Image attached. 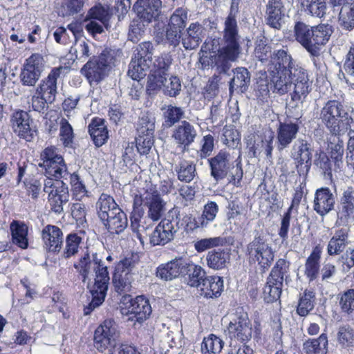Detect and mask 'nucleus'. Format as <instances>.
<instances>
[{
	"mask_svg": "<svg viewBox=\"0 0 354 354\" xmlns=\"http://www.w3.org/2000/svg\"><path fill=\"white\" fill-rule=\"evenodd\" d=\"M294 71L295 87L291 95L294 105L289 109L296 111L293 117L299 119L301 116V105L310 91V82L306 71L301 67H296L290 55L284 49L274 50L268 64V73L277 71Z\"/></svg>",
	"mask_w": 354,
	"mask_h": 354,
	"instance_id": "f257e3e1",
	"label": "nucleus"
},
{
	"mask_svg": "<svg viewBox=\"0 0 354 354\" xmlns=\"http://www.w3.org/2000/svg\"><path fill=\"white\" fill-rule=\"evenodd\" d=\"M74 268L82 276L84 282L86 279L90 280L89 274L92 271L95 272L94 283L91 286L88 285L93 299L88 310L99 307L104 301L110 279L107 267L104 266L102 257L95 253L93 254V259L91 261L88 254H86L74 264Z\"/></svg>",
	"mask_w": 354,
	"mask_h": 354,
	"instance_id": "f03ea898",
	"label": "nucleus"
},
{
	"mask_svg": "<svg viewBox=\"0 0 354 354\" xmlns=\"http://www.w3.org/2000/svg\"><path fill=\"white\" fill-rule=\"evenodd\" d=\"M320 118L330 133L339 136L347 129L348 113L344 105L337 100H328L322 107Z\"/></svg>",
	"mask_w": 354,
	"mask_h": 354,
	"instance_id": "7ed1b4c3",
	"label": "nucleus"
},
{
	"mask_svg": "<svg viewBox=\"0 0 354 354\" xmlns=\"http://www.w3.org/2000/svg\"><path fill=\"white\" fill-rule=\"evenodd\" d=\"M111 12L108 5L97 3L91 7L86 14L84 21L86 22L85 28L93 37L104 32V29L110 28Z\"/></svg>",
	"mask_w": 354,
	"mask_h": 354,
	"instance_id": "20e7f679",
	"label": "nucleus"
},
{
	"mask_svg": "<svg viewBox=\"0 0 354 354\" xmlns=\"http://www.w3.org/2000/svg\"><path fill=\"white\" fill-rule=\"evenodd\" d=\"M288 264L285 259H279L271 270L263 288L264 299L270 303L277 301L281 295L284 274L287 272Z\"/></svg>",
	"mask_w": 354,
	"mask_h": 354,
	"instance_id": "39448f33",
	"label": "nucleus"
},
{
	"mask_svg": "<svg viewBox=\"0 0 354 354\" xmlns=\"http://www.w3.org/2000/svg\"><path fill=\"white\" fill-rule=\"evenodd\" d=\"M120 331L113 319H105L95 330L94 346L100 352H103L116 346Z\"/></svg>",
	"mask_w": 354,
	"mask_h": 354,
	"instance_id": "423d86ee",
	"label": "nucleus"
},
{
	"mask_svg": "<svg viewBox=\"0 0 354 354\" xmlns=\"http://www.w3.org/2000/svg\"><path fill=\"white\" fill-rule=\"evenodd\" d=\"M41 160L42 162L39 165L45 169L47 175L54 178L57 183H59V180L66 171L64 157L59 153L56 148L48 147L41 153Z\"/></svg>",
	"mask_w": 354,
	"mask_h": 354,
	"instance_id": "0eeeda50",
	"label": "nucleus"
},
{
	"mask_svg": "<svg viewBox=\"0 0 354 354\" xmlns=\"http://www.w3.org/2000/svg\"><path fill=\"white\" fill-rule=\"evenodd\" d=\"M180 218L167 216L162 219L151 234L149 240L153 245H165L174 238L179 230Z\"/></svg>",
	"mask_w": 354,
	"mask_h": 354,
	"instance_id": "6e6552de",
	"label": "nucleus"
},
{
	"mask_svg": "<svg viewBox=\"0 0 354 354\" xmlns=\"http://www.w3.org/2000/svg\"><path fill=\"white\" fill-rule=\"evenodd\" d=\"M227 335L231 339L241 342L252 337V325L246 311H236L231 315L227 327Z\"/></svg>",
	"mask_w": 354,
	"mask_h": 354,
	"instance_id": "1a4fd4ad",
	"label": "nucleus"
},
{
	"mask_svg": "<svg viewBox=\"0 0 354 354\" xmlns=\"http://www.w3.org/2000/svg\"><path fill=\"white\" fill-rule=\"evenodd\" d=\"M223 39L224 45L221 48L223 51L226 50L230 58L238 59L241 53V47L239 43V35L236 19L232 12L225 20Z\"/></svg>",
	"mask_w": 354,
	"mask_h": 354,
	"instance_id": "9d476101",
	"label": "nucleus"
},
{
	"mask_svg": "<svg viewBox=\"0 0 354 354\" xmlns=\"http://www.w3.org/2000/svg\"><path fill=\"white\" fill-rule=\"evenodd\" d=\"M247 250L250 258L257 261L262 268H268L273 261L274 251L264 237H255L248 245Z\"/></svg>",
	"mask_w": 354,
	"mask_h": 354,
	"instance_id": "9b49d317",
	"label": "nucleus"
},
{
	"mask_svg": "<svg viewBox=\"0 0 354 354\" xmlns=\"http://www.w3.org/2000/svg\"><path fill=\"white\" fill-rule=\"evenodd\" d=\"M13 131L19 138L30 142L36 136V129L29 114L26 111H17L11 117Z\"/></svg>",
	"mask_w": 354,
	"mask_h": 354,
	"instance_id": "f8f14e48",
	"label": "nucleus"
},
{
	"mask_svg": "<svg viewBox=\"0 0 354 354\" xmlns=\"http://www.w3.org/2000/svg\"><path fill=\"white\" fill-rule=\"evenodd\" d=\"M43 68V57L39 54H32L26 59L20 75L23 84L34 86L39 79Z\"/></svg>",
	"mask_w": 354,
	"mask_h": 354,
	"instance_id": "ddd939ff",
	"label": "nucleus"
},
{
	"mask_svg": "<svg viewBox=\"0 0 354 354\" xmlns=\"http://www.w3.org/2000/svg\"><path fill=\"white\" fill-rule=\"evenodd\" d=\"M197 136L196 128L190 122L183 120L175 126L171 137L178 147L186 151L194 142Z\"/></svg>",
	"mask_w": 354,
	"mask_h": 354,
	"instance_id": "4468645a",
	"label": "nucleus"
},
{
	"mask_svg": "<svg viewBox=\"0 0 354 354\" xmlns=\"http://www.w3.org/2000/svg\"><path fill=\"white\" fill-rule=\"evenodd\" d=\"M236 57L230 58L226 50L223 51L222 48L218 50L217 53L215 52L205 53L199 59V62L203 69L209 66H216L218 73H226L230 68V62H235Z\"/></svg>",
	"mask_w": 354,
	"mask_h": 354,
	"instance_id": "2eb2a0df",
	"label": "nucleus"
},
{
	"mask_svg": "<svg viewBox=\"0 0 354 354\" xmlns=\"http://www.w3.org/2000/svg\"><path fill=\"white\" fill-rule=\"evenodd\" d=\"M291 158L295 160L297 172L303 175L307 174L311 166L312 155L310 146L304 140H297L291 150Z\"/></svg>",
	"mask_w": 354,
	"mask_h": 354,
	"instance_id": "dca6fc26",
	"label": "nucleus"
},
{
	"mask_svg": "<svg viewBox=\"0 0 354 354\" xmlns=\"http://www.w3.org/2000/svg\"><path fill=\"white\" fill-rule=\"evenodd\" d=\"M207 161L210 167L211 176L216 181L224 179L232 166L230 153L224 150H221L214 157L209 158Z\"/></svg>",
	"mask_w": 354,
	"mask_h": 354,
	"instance_id": "f3484780",
	"label": "nucleus"
},
{
	"mask_svg": "<svg viewBox=\"0 0 354 354\" xmlns=\"http://www.w3.org/2000/svg\"><path fill=\"white\" fill-rule=\"evenodd\" d=\"M109 62L105 55H101L97 59L88 61L82 68V71L91 84H97L106 75Z\"/></svg>",
	"mask_w": 354,
	"mask_h": 354,
	"instance_id": "a211bd4d",
	"label": "nucleus"
},
{
	"mask_svg": "<svg viewBox=\"0 0 354 354\" xmlns=\"http://www.w3.org/2000/svg\"><path fill=\"white\" fill-rule=\"evenodd\" d=\"M188 259L178 257L167 263L160 265L156 271V275L165 281H170L177 277L183 276Z\"/></svg>",
	"mask_w": 354,
	"mask_h": 354,
	"instance_id": "6ab92c4d",
	"label": "nucleus"
},
{
	"mask_svg": "<svg viewBox=\"0 0 354 354\" xmlns=\"http://www.w3.org/2000/svg\"><path fill=\"white\" fill-rule=\"evenodd\" d=\"M161 6L160 0H137L133 9L143 22L150 23L159 16Z\"/></svg>",
	"mask_w": 354,
	"mask_h": 354,
	"instance_id": "aec40b11",
	"label": "nucleus"
},
{
	"mask_svg": "<svg viewBox=\"0 0 354 354\" xmlns=\"http://www.w3.org/2000/svg\"><path fill=\"white\" fill-rule=\"evenodd\" d=\"M335 197L328 187L317 189L315 193L313 209L324 216L334 209Z\"/></svg>",
	"mask_w": 354,
	"mask_h": 354,
	"instance_id": "412c9836",
	"label": "nucleus"
},
{
	"mask_svg": "<svg viewBox=\"0 0 354 354\" xmlns=\"http://www.w3.org/2000/svg\"><path fill=\"white\" fill-rule=\"evenodd\" d=\"M269 73L270 88L281 95L286 93L290 88L292 83L295 84L294 71H277Z\"/></svg>",
	"mask_w": 354,
	"mask_h": 354,
	"instance_id": "4be33fe9",
	"label": "nucleus"
},
{
	"mask_svg": "<svg viewBox=\"0 0 354 354\" xmlns=\"http://www.w3.org/2000/svg\"><path fill=\"white\" fill-rule=\"evenodd\" d=\"M333 30L329 24H320L313 26L312 56L317 57L320 55L322 48L325 46L330 39Z\"/></svg>",
	"mask_w": 354,
	"mask_h": 354,
	"instance_id": "5701e85b",
	"label": "nucleus"
},
{
	"mask_svg": "<svg viewBox=\"0 0 354 354\" xmlns=\"http://www.w3.org/2000/svg\"><path fill=\"white\" fill-rule=\"evenodd\" d=\"M64 68L62 66L54 68L37 89V94L41 95L47 102L54 101L56 94V81Z\"/></svg>",
	"mask_w": 354,
	"mask_h": 354,
	"instance_id": "b1692460",
	"label": "nucleus"
},
{
	"mask_svg": "<svg viewBox=\"0 0 354 354\" xmlns=\"http://www.w3.org/2000/svg\"><path fill=\"white\" fill-rule=\"evenodd\" d=\"M42 240L47 250L59 251L63 243V233L58 227L48 225L42 230Z\"/></svg>",
	"mask_w": 354,
	"mask_h": 354,
	"instance_id": "393cba45",
	"label": "nucleus"
},
{
	"mask_svg": "<svg viewBox=\"0 0 354 354\" xmlns=\"http://www.w3.org/2000/svg\"><path fill=\"white\" fill-rule=\"evenodd\" d=\"M322 253V248L317 245L313 248L310 254L306 260L304 272L310 282L315 280L319 274Z\"/></svg>",
	"mask_w": 354,
	"mask_h": 354,
	"instance_id": "a878e982",
	"label": "nucleus"
},
{
	"mask_svg": "<svg viewBox=\"0 0 354 354\" xmlns=\"http://www.w3.org/2000/svg\"><path fill=\"white\" fill-rule=\"evenodd\" d=\"M146 206L148 207L147 216L153 221H157L162 217L165 210V203L156 191L145 194Z\"/></svg>",
	"mask_w": 354,
	"mask_h": 354,
	"instance_id": "bb28decb",
	"label": "nucleus"
},
{
	"mask_svg": "<svg viewBox=\"0 0 354 354\" xmlns=\"http://www.w3.org/2000/svg\"><path fill=\"white\" fill-rule=\"evenodd\" d=\"M198 289L205 297H218L223 289V280L218 276H206Z\"/></svg>",
	"mask_w": 354,
	"mask_h": 354,
	"instance_id": "cd10ccee",
	"label": "nucleus"
},
{
	"mask_svg": "<svg viewBox=\"0 0 354 354\" xmlns=\"http://www.w3.org/2000/svg\"><path fill=\"white\" fill-rule=\"evenodd\" d=\"M299 126L295 123L280 122L277 127V142L279 150L286 148L296 138Z\"/></svg>",
	"mask_w": 354,
	"mask_h": 354,
	"instance_id": "c85d7f7f",
	"label": "nucleus"
},
{
	"mask_svg": "<svg viewBox=\"0 0 354 354\" xmlns=\"http://www.w3.org/2000/svg\"><path fill=\"white\" fill-rule=\"evenodd\" d=\"M338 217L341 221H348L354 217V188L352 187H347L342 192Z\"/></svg>",
	"mask_w": 354,
	"mask_h": 354,
	"instance_id": "c756f323",
	"label": "nucleus"
},
{
	"mask_svg": "<svg viewBox=\"0 0 354 354\" xmlns=\"http://www.w3.org/2000/svg\"><path fill=\"white\" fill-rule=\"evenodd\" d=\"M283 5L281 0H268L266 5V21L271 27L279 29L284 16Z\"/></svg>",
	"mask_w": 354,
	"mask_h": 354,
	"instance_id": "7c9ffc66",
	"label": "nucleus"
},
{
	"mask_svg": "<svg viewBox=\"0 0 354 354\" xmlns=\"http://www.w3.org/2000/svg\"><path fill=\"white\" fill-rule=\"evenodd\" d=\"M230 259V252L227 249L225 248L214 249L209 251L205 258L207 266L215 270L225 268Z\"/></svg>",
	"mask_w": 354,
	"mask_h": 354,
	"instance_id": "2f4dec72",
	"label": "nucleus"
},
{
	"mask_svg": "<svg viewBox=\"0 0 354 354\" xmlns=\"http://www.w3.org/2000/svg\"><path fill=\"white\" fill-rule=\"evenodd\" d=\"M88 132L95 145L100 147L104 145L109 138V133L105 121L100 118L93 119L88 125Z\"/></svg>",
	"mask_w": 354,
	"mask_h": 354,
	"instance_id": "473e14b6",
	"label": "nucleus"
},
{
	"mask_svg": "<svg viewBox=\"0 0 354 354\" xmlns=\"http://www.w3.org/2000/svg\"><path fill=\"white\" fill-rule=\"evenodd\" d=\"M295 36L296 40L312 55L313 26L304 22H297L295 26Z\"/></svg>",
	"mask_w": 354,
	"mask_h": 354,
	"instance_id": "72a5a7b5",
	"label": "nucleus"
},
{
	"mask_svg": "<svg viewBox=\"0 0 354 354\" xmlns=\"http://www.w3.org/2000/svg\"><path fill=\"white\" fill-rule=\"evenodd\" d=\"M185 268L184 281L190 287L198 288L201 285L202 281L205 278V272L204 269L198 265L188 260Z\"/></svg>",
	"mask_w": 354,
	"mask_h": 354,
	"instance_id": "f704fd0d",
	"label": "nucleus"
},
{
	"mask_svg": "<svg viewBox=\"0 0 354 354\" xmlns=\"http://www.w3.org/2000/svg\"><path fill=\"white\" fill-rule=\"evenodd\" d=\"M120 310H151V304L145 295H139L134 299L130 295L122 297L120 302Z\"/></svg>",
	"mask_w": 354,
	"mask_h": 354,
	"instance_id": "c9c22d12",
	"label": "nucleus"
},
{
	"mask_svg": "<svg viewBox=\"0 0 354 354\" xmlns=\"http://www.w3.org/2000/svg\"><path fill=\"white\" fill-rule=\"evenodd\" d=\"M203 27L198 23H192L187 30V35L182 39V44L186 50L196 48L202 41Z\"/></svg>",
	"mask_w": 354,
	"mask_h": 354,
	"instance_id": "e433bc0d",
	"label": "nucleus"
},
{
	"mask_svg": "<svg viewBox=\"0 0 354 354\" xmlns=\"http://www.w3.org/2000/svg\"><path fill=\"white\" fill-rule=\"evenodd\" d=\"M10 228L12 243L21 249H26L28 246V226L22 222L13 221Z\"/></svg>",
	"mask_w": 354,
	"mask_h": 354,
	"instance_id": "4c0bfd02",
	"label": "nucleus"
},
{
	"mask_svg": "<svg viewBox=\"0 0 354 354\" xmlns=\"http://www.w3.org/2000/svg\"><path fill=\"white\" fill-rule=\"evenodd\" d=\"M348 243V230L342 228L335 232L327 245V252L329 255H335L341 253Z\"/></svg>",
	"mask_w": 354,
	"mask_h": 354,
	"instance_id": "58836bf2",
	"label": "nucleus"
},
{
	"mask_svg": "<svg viewBox=\"0 0 354 354\" xmlns=\"http://www.w3.org/2000/svg\"><path fill=\"white\" fill-rule=\"evenodd\" d=\"M301 9L308 15L319 18L326 12V0H297Z\"/></svg>",
	"mask_w": 354,
	"mask_h": 354,
	"instance_id": "ea45409f",
	"label": "nucleus"
},
{
	"mask_svg": "<svg viewBox=\"0 0 354 354\" xmlns=\"http://www.w3.org/2000/svg\"><path fill=\"white\" fill-rule=\"evenodd\" d=\"M234 77L230 82V90L239 89L240 92H245L250 82L248 71L245 68H238L234 71Z\"/></svg>",
	"mask_w": 354,
	"mask_h": 354,
	"instance_id": "a19ab883",
	"label": "nucleus"
},
{
	"mask_svg": "<svg viewBox=\"0 0 354 354\" xmlns=\"http://www.w3.org/2000/svg\"><path fill=\"white\" fill-rule=\"evenodd\" d=\"M118 205L114 198L106 194H102L97 202V215L100 220H106L109 217L108 212H111Z\"/></svg>",
	"mask_w": 354,
	"mask_h": 354,
	"instance_id": "79ce46f5",
	"label": "nucleus"
},
{
	"mask_svg": "<svg viewBox=\"0 0 354 354\" xmlns=\"http://www.w3.org/2000/svg\"><path fill=\"white\" fill-rule=\"evenodd\" d=\"M328 344L327 336L322 334L317 339H309L303 345L306 354H322Z\"/></svg>",
	"mask_w": 354,
	"mask_h": 354,
	"instance_id": "37998d69",
	"label": "nucleus"
},
{
	"mask_svg": "<svg viewBox=\"0 0 354 354\" xmlns=\"http://www.w3.org/2000/svg\"><path fill=\"white\" fill-rule=\"evenodd\" d=\"M224 345L223 341L214 334L205 337L201 344L203 354H218Z\"/></svg>",
	"mask_w": 354,
	"mask_h": 354,
	"instance_id": "c03bdc74",
	"label": "nucleus"
},
{
	"mask_svg": "<svg viewBox=\"0 0 354 354\" xmlns=\"http://www.w3.org/2000/svg\"><path fill=\"white\" fill-rule=\"evenodd\" d=\"M167 73L160 72L158 71H151L148 77L147 92L149 95L153 94L157 91L162 88L164 83L166 82Z\"/></svg>",
	"mask_w": 354,
	"mask_h": 354,
	"instance_id": "a18cd8bd",
	"label": "nucleus"
},
{
	"mask_svg": "<svg viewBox=\"0 0 354 354\" xmlns=\"http://www.w3.org/2000/svg\"><path fill=\"white\" fill-rule=\"evenodd\" d=\"M133 280L132 274L129 272L123 273L116 272L113 277V283L118 292L129 291Z\"/></svg>",
	"mask_w": 354,
	"mask_h": 354,
	"instance_id": "49530a36",
	"label": "nucleus"
},
{
	"mask_svg": "<svg viewBox=\"0 0 354 354\" xmlns=\"http://www.w3.org/2000/svg\"><path fill=\"white\" fill-rule=\"evenodd\" d=\"M176 171L179 180L189 183L196 175V165L188 161L183 160L176 166Z\"/></svg>",
	"mask_w": 354,
	"mask_h": 354,
	"instance_id": "de8ad7c7",
	"label": "nucleus"
},
{
	"mask_svg": "<svg viewBox=\"0 0 354 354\" xmlns=\"http://www.w3.org/2000/svg\"><path fill=\"white\" fill-rule=\"evenodd\" d=\"M339 24L346 30L354 28V1L351 5L342 6L339 12Z\"/></svg>",
	"mask_w": 354,
	"mask_h": 354,
	"instance_id": "09e8293b",
	"label": "nucleus"
},
{
	"mask_svg": "<svg viewBox=\"0 0 354 354\" xmlns=\"http://www.w3.org/2000/svg\"><path fill=\"white\" fill-rule=\"evenodd\" d=\"M150 66L149 64L133 57L129 64L128 75L133 80H138L146 75Z\"/></svg>",
	"mask_w": 354,
	"mask_h": 354,
	"instance_id": "8fccbe9b",
	"label": "nucleus"
},
{
	"mask_svg": "<svg viewBox=\"0 0 354 354\" xmlns=\"http://www.w3.org/2000/svg\"><path fill=\"white\" fill-rule=\"evenodd\" d=\"M337 340L342 348L354 346V329L349 326H342L338 329Z\"/></svg>",
	"mask_w": 354,
	"mask_h": 354,
	"instance_id": "3c124183",
	"label": "nucleus"
},
{
	"mask_svg": "<svg viewBox=\"0 0 354 354\" xmlns=\"http://www.w3.org/2000/svg\"><path fill=\"white\" fill-rule=\"evenodd\" d=\"M225 242V239L221 236L202 239L194 243V248L198 252H203L209 249L222 246Z\"/></svg>",
	"mask_w": 354,
	"mask_h": 354,
	"instance_id": "603ef678",
	"label": "nucleus"
},
{
	"mask_svg": "<svg viewBox=\"0 0 354 354\" xmlns=\"http://www.w3.org/2000/svg\"><path fill=\"white\" fill-rule=\"evenodd\" d=\"M127 218L125 213L122 211L115 218H112L109 223H105V227L111 233L119 234L124 230L127 227Z\"/></svg>",
	"mask_w": 354,
	"mask_h": 354,
	"instance_id": "864d4df0",
	"label": "nucleus"
},
{
	"mask_svg": "<svg viewBox=\"0 0 354 354\" xmlns=\"http://www.w3.org/2000/svg\"><path fill=\"white\" fill-rule=\"evenodd\" d=\"M218 212V205L213 201L208 202L204 205L203 214L200 218V225L201 227H207V225L212 222Z\"/></svg>",
	"mask_w": 354,
	"mask_h": 354,
	"instance_id": "5fc2aeb1",
	"label": "nucleus"
},
{
	"mask_svg": "<svg viewBox=\"0 0 354 354\" xmlns=\"http://www.w3.org/2000/svg\"><path fill=\"white\" fill-rule=\"evenodd\" d=\"M155 118L148 113H144L140 118L137 130L138 133L153 136Z\"/></svg>",
	"mask_w": 354,
	"mask_h": 354,
	"instance_id": "6e6d98bb",
	"label": "nucleus"
},
{
	"mask_svg": "<svg viewBox=\"0 0 354 354\" xmlns=\"http://www.w3.org/2000/svg\"><path fill=\"white\" fill-rule=\"evenodd\" d=\"M328 149L331 158L335 161L338 167L342 164V158L344 155V144L339 138H335L334 140L328 144Z\"/></svg>",
	"mask_w": 354,
	"mask_h": 354,
	"instance_id": "4d7b16f0",
	"label": "nucleus"
},
{
	"mask_svg": "<svg viewBox=\"0 0 354 354\" xmlns=\"http://www.w3.org/2000/svg\"><path fill=\"white\" fill-rule=\"evenodd\" d=\"M153 44L150 42H142L137 48L133 58L145 63L151 64L153 55Z\"/></svg>",
	"mask_w": 354,
	"mask_h": 354,
	"instance_id": "13d9d810",
	"label": "nucleus"
},
{
	"mask_svg": "<svg viewBox=\"0 0 354 354\" xmlns=\"http://www.w3.org/2000/svg\"><path fill=\"white\" fill-rule=\"evenodd\" d=\"M223 142L228 147L236 148L241 140L239 132L232 127H225L223 129Z\"/></svg>",
	"mask_w": 354,
	"mask_h": 354,
	"instance_id": "bf43d9fd",
	"label": "nucleus"
},
{
	"mask_svg": "<svg viewBox=\"0 0 354 354\" xmlns=\"http://www.w3.org/2000/svg\"><path fill=\"white\" fill-rule=\"evenodd\" d=\"M70 55V57H68V60H73V62L75 59H84L88 57V46L84 42L82 41L81 43H75L74 46H71L70 50L68 53V56Z\"/></svg>",
	"mask_w": 354,
	"mask_h": 354,
	"instance_id": "052dcab7",
	"label": "nucleus"
},
{
	"mask_svg": "<svg viewBox=\"0 0 354 354\" xmlns=\"http://www.w3.org/2000/svg\"><path fill=\"white\" fill-rule=\"evenodd\" d=\"M71 192L73 198L77 201L82 200L86 196L87 190L85 185L80 180L79 176L73 174L71 176Z\"/></svg>",
	"mask_w": 354,
	"mask_h": 354,
	"instance_id": "680f3d73",
	"label": "nucleus"
},
{
	"mask_svg": "<svg viewBox=\"0 0 354 354\" xmlns=\"http://www.w3.org/2000/svg\"><path fill=\"white\" fill-rule=\"evenodd\" d=\"M187 13L183 8H178L170 17L168 26L183 30L185 27Z\"/></svg>",
	"mask_w": 354,
	"mask_h": 354,
	"instance_id": "e2e57ef3",
	"label": "nucleus"
},
{
	"mask_svg": "<svg viewBox=\"0 0 354 354\" xmlns=\"http://www.w3.org/2000/svg\"><path fill=\"white\" fill-rule=\"evenodd\" d=\"M162 88L165 95L175 97L179 94L181 90L180 81L178 77L171 76L169 79L166 80Z\"/></svg>",
	"mask_w": 354,
	"mask_h": 354,
	"instance_id": "0e129e2a",
	"label": "nucleus"
},
{
	"mask_svg": "<svg viewBox=\"0 0 354 354\" xmlns=\"http://www.w3.org/2000/svg\"><path fill=\"white\" fill-rule=\"evenodd\" d=\"M62 192L63 190L59 192L56 189L55 192L52 191L49 194V203L52 209L56 213H59L63 210V204L66 201L65 193L62 194Z\"/></svg>",
	"mask_w": 354,
	"mask_h": 354,
	"instance_id": "69168bd1",
	"label": "nucleus"
},
{
	"mask_svg": "<svg viewBox=\"0 0 354 354\" xmlns=\"http://www.w3.org/2000/svg\"><path fill=\"white\" fill-rule=\"evenodd\" d=\"M153 144V136L138 134L136 138V147L140 154H147Z\"/></svg>",
	"mask_w": 354,
	"mask_h": 354,
	"instance_id": "338daca9",
	"label": "nucleus"
},
{
	"mask_svg": "<svg viewBox=\"0 0 354 354\" xmlns=\"http://www.w3.org/2000/svg\"><path fill=\"white\" fill-rule=\"evenodd\" d=\"M344 68L348 76V81L354 84V46L351 48L347 54Z\"/></svg>",
	"mask_w": 354,
	"mask_h": 354,
	"instance_id": "774afa93",
	"label": "nucleus"
}]
</instances>
